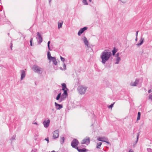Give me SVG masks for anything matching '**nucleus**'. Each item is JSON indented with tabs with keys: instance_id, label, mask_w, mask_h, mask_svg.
<instances>
[{
	"instance_id": "f257e3e1",
	"label": "nucleus",
	"mask_w": 152,
	"mask_h": 152,
	"mask_svg": "<svg viewBox=\"0 0 152 152\" xmlns=\"http://www.w3.org/2000/svg\"><path fill=\"white\" fill-rule=\"evenodd\" d=\"M61 86L62 90L64 92L61 95V93H59L56 98V99L58 100L60 103L64 100L68 95L67 91H69V89L67 88L66 84L64 83H62L61 84Z\"/></svg>"
},
{
	"instance_id": "f03ea898",
	"label": "nucleus",
	"mask_w": 152,
	"mask_h": 152,
	"mask_svg": "<svg viewBox=\"0 0 152 152\" xmlns=\"http://www.w3.org/2000/svg\"><path fill=\"white\" fill-rule=\"evenodd\" d=\"M112 56L111 52L108 50H105L101 53L100 57L102 59L101 62L103 64H105Z\"/></svg>"
},
{
	"instance_id": "7ed1b4c3",
	"label": "nucleus",
	"mask_w": 152,
	"mask_h": 152,
	"mask_svg": "<svg viewBox=\"0 0 152 152\" xmlns=\"http://www.w3.org/2000/svg\"><path fill=\"white\" fill-rule=\"evenodd\" d=\"M87 87L86 86H84L82 85L79 86L77 88V90L79 93L81 95L84 94Z\"/></svg>"
},
{
	"instance_id": "20e7f679",
	"label": "nucleus",
	"mask_w": 152,
	"mask_h": 152,
	"mask_svg": "<svg viewBox=\"0 0 152 152\" xmlns=\"http://www.w3.org/2000/svg\"><path fill=\"white\" fill-rule=\"evenodd\" d=\"M33 70L34 72L41 74L42 72V69L36 64L34 65L33 66Z\"/></svg>"
},
{
	"instance_id": "39448f33",
	"label": "nucleus",
	"mask_w": 152,
	"mask_h": 152,
	"mask_svg": "<svg viewBox=\"0 0 152 152\" xmlns=\"http://www.w3.org/2000/svg\"><path fill=\"white\" fill-rule=\"evenodd\" d=\"M79 144V142L78 140L77 139H74L72 141L71 145L72 148L77 149V148H78L77 146Z\"/></svg>"
},
{
	"instance_id": "423d86ee",
	"label": "nucleus",
	"mask_w": 152,
	"mask_h": 152,
	"mask_svg": "<svg viewBox=\"0 0 152 152\" xmlns=\"http://www.w3.org/2000/svg\"><path fill=\"white\" fill-rule=\"evenodd\" d=\"M90 138L89 137H86L82 140L81 143L82 144H86L88 145L90 143Z\"/></svg>"
},
{
	"instance_id": "0eeeda50",
	"label": "nucleus",
	"mask_w": 152,
	"mask_h": 152,
	"mask_svg": "<svg viewBox=\"0 0 152 152\" xmlns=\"http://www.w3.org/2000/svg\"><path fill=\"white\" fill-rule=\"evenodd\" d=\"M37 36L38 43L39 45H40L42 42L43 40L42 37V36L41 35L39 34V32H38L37 33Z\"/></svg>"
},
{
	"instance_id": "6e6552de",
	"label": "nucleus",
	"mask_w": 152,
	"mask_h": 152,
	"mask_svg": "<svg viewBox=\"0 0 152 152\" xmlns=\"http://www.w3.org/2000/svg\"><path fill=\"white\" fill-rule=\"evenodd\" d=\"M59 132L58 130H55L53 132V139H55L58 138L59 135Z\"/></svg>"
},
{
	"instance_id": "1a4fd4ad",
	"label": "nucleus",
	"mask_w": 152,
	"mask_h": 152,
	"mask_svg": "<svg viewBox=\"0 0 152 152\" xmlns=\"http://www.w3.org/2000/svg\"><path fill=\"white\" fill-rule=\"evenodd\" d=\"M88 28L87 27H84L80 28L78 31L77 34L78 36H80L86 30H87Z\"/></svg>"
},
{
	"instance_id": "9d476101",
	"label": "nucleus",
	"mask_w": 152,
	"mask_h": 152,
	"mask_svg": "<svg viewBox=\"0 0 152 152\" xmlns=\"http://www.w3.org/2000/svg\"><path fill=\"white\" fill-rule=\"evenodd\" d=\"M137 82V85H138L140 87H141L142 83L143 81L142 78H137L136 79Z\"/></svg>"
},
{
	"instance_id": "9b49d317",
	"label": "nucleus",
	"mask_w": 152,
	"mask_h": 152,
	"mask_svg": "<svg viewBox=\"0 0 152 152\" xmlns=\"http://www.w3.org/2000/svg\"><path fill=\"white\" fill-rule=\"evenodd\" d=\"M50 122V120L49 119H48L47 121L46 120L44 121L43 122V124L44 125V127L46 128H48Z\"/></svg>"
},
{
	"instance_id": "f8f14e48",
	"label": "nucleus",
	"mask_w": 152,
	"mask_h": 152,
	"mask_svg": "<svg viewBox=\"0 0 152 152\" xmlns=\"http://www.w3.org/2000/svg\"><path fill=\"white\" fill-rule=\"evenodd\" d=\"M55 105L57 110H59L63 107L62 104H58L56 102H55Z\"/></svg>"
},
{
	"instance_id": "ddd939ff",
	"label": "nucleus",
	"mask_w": 152,
	"mask_h": 152,
	"mask_svg": "<svg viewBox=\"0 0 152 152\" xmlns=\"http://www.w3.org/2000/svg\"><path fill=\"white\" fill-rule=\"evenodd\" d=\"M26 76L25 71L23 70L21 71V80H22Z\"/></svg>"
},
{
	"instance_id": "4468645a",
	"label": "nucleus",
	"mask_w": 152,
	"mask_h": 152,
	"mask_svg": "<svg viewBox=\"0 0 152 152\" xmlns=\"http://www.w3.org/2000/svg\"><path fill=\"white\" fill-rule=\"evenodd\" d=\"M144 38H143L142 37H141L139 41L140 43L137 44H136V45L138 46H140L143 44L144 42Z\"/></svg>"
},
{
	"instance_id": "2eb2a0df",
	"label": "nucleus",
	"mask_w": 152,
	"mask_h": 152,
	"mask_svg": "<svg viewBox=\"0 0 152 152\" xmlns=\"http://www.w3.org/2000/svg\"><path fill=\"white\" fill-rule=\"evenodd\" d=\"M77 150L79 152H86L88 151V150L84 148L79 149L78 148H77Z\"/></svg>"
},
{
	"instance_id": "dca6fc26",
	"label": "nucleus",
	"mask_w": 152,
	"mask_h": 152,
	"mask_svg": "<svg viewBox=\"0 0 152 152\" xmlns=\"http://www.w3.org/2000/svg\"><path fill=\"white\" fill-rule=\"evenodd\" d=\"M137 136L136 140L134 143L133 144V145L132 146L134 148L136 146V144L138 140L139 137V133H137Z\"/></svg>"
},
{
	"instance_id": "f3484780",
	"label": "nucleus",
	"mask_w": 152,
	"mask_h": 152,
	"mask_svg": "<svg viewBox=\"0 0 152 152\" xmlns=\"http://www.w3.org/2000/svg\"><path fill=\"white\" fill-rule=\"evenodd\" d=\"M83 40L84 42V43L85 45H86L88 47V41L87 40V38L85 37H84V38H83Z\"/></svg>"
},
{
	"instance_id": "a211bd4d",
	"label": "nucleus",
	"mask_w": 152,
	"mask_h": 152,
	"mask_svg": "<svg viewBox=\"0 0 152 152\" xmlns=\"http://www.w3.org/2000/svg\"><path fill=\"white\" fill-rule=\"evenodd\" d=\"M47 56L48 59L50 61L53 58V57L51 56L50 53L49 51H48L47 52Z\"/></svg>"
},
{
	"instance_id": "6ab92c4d",
	"label": "nucleus",
	"mask_w": 152,
	"mask_h": 152,
	"mask_svg": "<svg viewBox=\"0 0 152 152\" xmlns=\"http://www.w3.org/2000/svg\"><path fill=\"white\" fill-rule=\"evenodd\" d=\"M118 51V49L116 48L115 47L113 48V49L112 50V55L114 56L115 55V53Z\"/></svg>"
},
{
	"instance_id": "aec40b11",
	"label": "nucleus",
	"mask_w": 152,
	"mask_h": 152,
	"mask_svg": "<svg viewBox=\"0 0 152 152\" xmlns=\"http://www.w3.org/2000/svg\"><path fill=\"white\" fill-rule=\"evenodd\" d=\"M51 60H52L53 61V62L54 64L55 65H57V62L56 61V59L55 57H53V58L51 59Z\"/></svg>"
},
{
	"instance_id": "412c9836",
	"label": "nucleus",
	"mask_w": 152,
	"mask_h": 152,
	"mask_svg": "<svg viewBox=\"0 0 152 152\" xmlns=\"http://www.w3.org/2000/svg\"><path fill=\"white\" fill-rule=\"evenodd\" d=\"M121 60V58L120 57L116 58L115 59L116 62L115 63V64H118Z\"/></svg>"
},
{
	"instance_id": "4be33fe9",
	"label": "nucleus",
	"mask_w": 152,
	"mask_h": 152,
	"mask_svg": "<svg viewBox=\"0 0 152 152\" xmlns=\"http://www.w3.org/2000/svg\"><path fill=\"white\" fill-rule=\"evenodd\" d=\"M137 81L136 80H135V81L133 83H130V86H137Z\"/></svg>"
},
{
	"instance_id": "5701e85b",
	"label": "nucleus",
	"mask_w": 152,
	"mask_h": 152,
	"mask_svg": "<svg viewBox=\"0 0 152 152\" xmlns=\"http://www.w3.org/2000/svg\"><path fill=\"white\" fill-rule=\"evenodd\" d=\"M102 142H99L96 145V148H98V149L100 148L101 146L102 145Z\"/></svg>"
},
{
	"instance_id": "b1692460",
	"label": "nucleus",
	"mask_w": 152,
	"mask_h": 152,
	"mask_svg": "<svg viewBox=\"0 0 152 152\" xmlns=\"http://www.w3.org/2000/svg\"><path fill=\"white\" fill-rule=\"evenodd\" d=\"M141 113L140 112H138L137 113V121H138L140 120V116H141Z\"/></svg>"
},
{
	"instance_id": "393cba45",
	"label": "nucleus",
	"mask_w": 152,
	"mask_h": 152,
	"mask_svg": "<svg viewBox=\"0 0 152 152\" xmlns=\"http://www.w3.org/2000/svg\"><path fill=\"white\" fill-rule=\"evenodd\" d=\"M104 138H105L104 137H99L98 138L97 140L99 141L104 142V141H105V140H103V139Z\"/></svg>"
},
{
	"instance_id": "a878e982",
	"label": "nucleus",
	"mask_w": 152,
	"mask_h": 152,
	"mask_svg": "<svg viewBox=\"0 0 152 152\" xmlns=\"http://www.w3.org/2000/svg\"><path fill=\"white\" fill-rule=\"evenodd\" d=\"M65 140V138L63 137H62L60 140V142L61 144H63Z\"/></svg>"
},
{
	"instance_id": "bb28decb",
	"label": "nucleus",
	"mask_w": 152,
	"mask_h": 152,
	"mask_svg": "<svg viewBox=\"0 0 152 152\" xmlns=\"http://www.w3.org/2000/svg\"><path fill=\"white\" fill-rule=\"evenodd\" d=\"M63 22L61 23H58V28H61L62 26V25L63 24Z\"/></svg>"
},
{
	"instance_id": "cd10ccee",
	"label": "nucleus",
	"mask_w": 152,
	"mask_h": 152,
	"mask_svg": "<svg viewBox=\"0 0 152 152\" xmlns=\"http://www.w3.org/2000/svg\"><path fill=\"white\" fill-rule=\"evenodd\" d=\"M50 41H49L48 42V49L49 50H52L50 49Z\"/></svg>"
},
{
	"instance_id": "c85d7f7f",
	"label": "nucleus",
	"mask_w": 152,
	"mask_h": 152,
	"mask_svg": "<svg viewBox=\"0 0 152 152\" xmlns=\"http://www.w3.org/2000/svg\"><path fill=\"white\" fill-rule=\"evenodd\" d=\"M82 2H83V3L84 5H88V4L87 3L86 0H83V1H82Z\"/></svg>"
},
{
	"instance_id": "c756f323",
	"label": "nucleus",
	"mask_w": 152,
	"mask_h": 152,
	"mask_svg": "<svg viewBox=\"0 0 152 152\" xmlns=\"http://www.w3.org/2000/svg\"><path fill=\"white\" fill-rule=\"evenodd\" d=\"M33 41V38H31L30 41V45L31 46H33V45L32 44V42Z\"/></svg>"
},
{
	"instance_id": "7c9ffc66",
	"label": "nucleus",
	"mask_w": 152,
	"mask_h": 152,
	"mask_svg": "<svg viewBox=\"0 0 152 152\" xmlns=\"http://www.w3.org/2000/svg\"><path fill=\"white\" fill-rule=\"evenodd\" d=\"M114 103H115L114 102L113 103L111 104L110 105H109V106L108 107V108H112L113 106V105H114Z\"/></svg>"
},
{
	"instance_id": "2f4dec72",
	"label": "nucleus",
	"mask_w": 152,
	"mask_h": 152,
	"mask_svg": "<svg viewBox=\"0 0 152 152\" xmlns=\"http://www.w3.org/2000/svg\"><path fill=\"white\" fill-rule=\"evenodd\" d=\"M13 44L12 42V41H11L10 43V47L11 50H12V48Z\"/></svg>"
},
{
	"instance_id": "473e14b6",
	"label": "nucleus",
	"mask_w": 152,
	"mask_h": 152,
	"mask_svg": "<svg viewBox=\"0 0 152 152\" xmlns=\"http://www.w3.org/2000/svg\"><path fill=\"white\" fill-rule=\"evenodd\" d=\"M60 59L62 61L64 62V61H65V58H64L62 57L61 56H60Z\"/></svg>"
},
{
	"instance_id": "72a5a7b5",
	"label": "nucleus",
	"mask_w": 152,
	"mask_h": 152,
	"mask_svg": "<svg viewBox=\"0 0 152 152\" xmlns=\"http://www.w3.org/2000/svg\"><path fill=\"white\" fill-rule=\"evenodd\" d=\"M15 136L13 135L10 139L11 140H15Z\"/></svg>"
},
{
	"instance_id": "f704fd0d",
	"label": "nucleus",
	"mask_w": 152,
	"mask_h": 152,
	"mask_svg": "<svg viewBox=\"0 0 152 152\" xmlns=\"http://www.w3.org/2000/svg\"><path fill=\"white\" fill-rule=\"evenodd\" d=\"M63 67L64 68L63 69L64 70H65L66 69V65L64 63L63 65Z\"/></svg>"
},
{
	"instance_id": "c9c22d12",
	"label": "nucleus",
	"mask_w": 152,
	"mask_h": 152,
	"mask_svg": "<svg viewBox=\"0 0 152 152\" xmlns=\"http://www.w3.org/2000/svg\"><path fill=\"white\" fill-rule=\"evenodd\" d=\"M119 53H117V54L115 55V57H116V58H118V57H119Z\"/></svg>"
},
{
	"instance_id": "e433bc0d",
	"label": "nucleus",
	"mask_w": 152,
	"mask_h": 152,
	"mask_svg": "<svg viewBox=\"0 0 152 152\" xmlns=\"http://www.w3.org/2000/svg\"><path fill=\"white\" fill-rule=\"evenodd\" d=\"M147 151L148 152H152V149H151V148H147Z\"/></svg>"
},
{
	"instance_id": "4c0bfd02",
	"label": "nucleus",
	"mask_w": 152,
	"mask_h": 152,
	"mask_svg": "<svg viewBox=\"0 0 152 152\" xmlns=\"http://www.w3.org/2000/svg\"><path fill=\"white\" fill-rule=\"evenodd\" d=\"M121 2H122L123 3H125L126 2V1L127 0H119Z\"/></svg>"
},
{
	"instance_id": "58836bf2",
	"label": "nucleus",
	"mask_w": 152,
	"mask_h": 152,
	"mask_svg": "<svg viewBox=\"0 0 152 152\" xmlns=\"http://www.w3.org/2000/svg\"><path fill=\"white\" fill-rule=\"evenodd\" d=\"M105 68H110V65H107V64H106L105 66Z\"/></svg>"
},
{
	"instance_id": "ea45409f",
	"label": "nucleus",
	"mask_w": 152,
	"mask_h": 152,
	"mask_svg": "<svg viewBox=\"0 0 152 152\" xmlns=\"http://www.w3.org/2000/svg\"><path fill=\"white\" fill-rule=\"evenodd\" d=\"M45 140H46V141H47L48 143L49 142V138H48V137L47 138H46L45 139Z\"/></svg>"
},
{
	"instance_id": "a19ab883",
	"label": "nucleus",
	"mask_w": 152,
	"mask_h": 152,
	"mask_svg": "<svg viewBox=\"0 0 152 152\" xmlns=\"http://www.w3.org/2000/svg\"><path fill=\"white\" fill-rule=\"evenodd\" d=\"M104 142L107 143H108L110 145H111V144L110 143V142H109L106 141H104Z\"/></svg>"
},
{
	"instance_id": "79ce46f5",
	"label": "nucleus",
	"mask_w": 152,
	"mask_h": 152,
	"mask_svg": "<svg viewBox=\"0 0 152 152\" xmlns=\"http://www.w3.org/2000/svg\"><path fill=\"white\" fill-rule=\"evenodd\" d=\"M149 98L151 99V100H152V94L151 95H149Z\"/></svg>"
},
{
	"instance_id": "37998d69",
	"label": "nucleus",
	"mask_w": 152,
	"mask_h": 152,
	"mask_svg": "<svg viewBox=\"0 0 152 152\" xmlns=\"http://www.w3.org/2000/svg\"><path fill=\"white\" fill-rule=\"evenodd\" d=\"M138 31H137L136 32V37H137L138 33Z\"/></svg>"
},
{
	"instance_id": "c03bdc74",
	"label": "nucleus",
	"mask_w": 152,
	"mask_h": 152,
	"mask_svg": "<svg viewBox=\"0 0 152 152\" xmlns=\"http://www.w3.org/2000/svg\"><path fill=\"white\" fill-rule=\"evenodd\" d=\"M151 90L150 89V90H148V93H150L151 92Z\"/></svg>"
},
{
	"instance_id": "a18cd8bd",
	"label": "nucleus",
	"mask_w": 152,
	"mask_h": 152,
	"mask_svg": "<svg viewBox=\"0 0 152 152\" xmlns=\"http://www.w3.org/2000/svg\"><path fill=\"white\" fill-rule=\"evenodd\" d=\"M60 69H61V70H64V69H63L61 67H60Z\"/></svg>"
},
{
	"instance_id": "49530a36",
	"label": "nucleus",
	"mask_w": 152,
	"mask_h": 152,
	"mask_svg": "<svg viewBox=\"0 0 152 152\" xmlns=\"http://www.w3.org/2000/svg\"><path fill=\"white\" fill-rule=\"evenodd\" d=\"M129 152H133V151L132 150L131 151L130 150H129Z\"/></svg>"
},
{
	"instance_id": "de8ad7c7",
	"label": "nucleus",
	"mask_w": 152,
	"mask_h": 152,
	"mask_svg": "<svg viewBox=\"0 0 152 152\" xmlns=\"http://www.w3.org/2000/svg\"><path fill=\"white\" fill-rule=\"evenodd\" d=\"M137 37H136V39H135V41H137Z\"/></svg>"
},
{
	"instance_id": "09e8293b",
	"label": "nucleus",
	"mask_w": 152,
	"mask_h": 152,
	"mask_svg": "<svg viewBox=\"0 0 152 152\" xmlns=\"http://www.w3.org/2000/svg\"><path fill=\"white\" fill-rule=\"evenodd\" d=\"M34 124H37V122H35L34 123Z\"/></svg>"
},
{
	"instance_id": "8fccbe9b",
	"label": "nucleus",
	"mask_w": 152,
	"mask_h": 152,
	"mask_svg": "<svg viewBox=\"0 0 152 152\" xmlns=\"http://www.w3.org/2000/svg\"><path fill=\"white\" fill-rule=\"evenodd\" d=\"M51 0H49V2L50 3L51 2Z\"/></svg>"
},
{
	"instance_id": "3c124183",
	"label": "nucleus",
	"mask_w": 152,
	"mask_h": 152,
	"mask_svg": "<svg viewBox=\"0 0 152 152\" xmlns=\"http://www.w3.org/2000/svg\"><path fill=\"white\" fill-rule=\"evenodd\" d=\"M55 152V151H53L51 152Z\"/></svg>"
},
{
	"instance_id": "603ef678",
	"label": "nucleus",
	"mask_w": 152,
	"mask_h": 152,
	"mask_svg": "<svg viewBox=\"0 0 152 152\" xmlns=\"http://www.w3.org/2000/svg\"><path fill=\"white\" fill-rule=\"evenodd\" d=\"M89 1L90 2H91V0H89Z\"/></svg>"
},
{
	"instance_id": "864d4df0",
	"label": "nucleus",
	"mask_w": 152,
	"mask_h": 152,
	"mask_svg": "<svg viewBox=\"0 0 152 152\" xmlns=\"http://www.w3.org/2000/svg\"><path fill=\"white\" fill-rule=\"evenodd\" d=\"M1 0H0V1H1Z\"/></svg>"
}]
</instances>
